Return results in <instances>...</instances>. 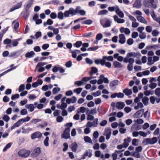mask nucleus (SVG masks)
I'll return each instance as SVG.
<instances>
[{
	"mask_svg": "<svg viewBox=\"0 0 160 160\" xmlns=\"http://www.w3.org/2000/svg\"><path fill=\"white\" fill-rule=\"evenodd\" d=\"M65 126L66 128L62 134L61 137L62 138L67 139L70 137V128L72 127V122L68 123H66Z\"/></svg>",
	"mask_w": 160,
	"mask_h": 160,
	"instance_id": "obj_1",
	"label": "nucleus"
},
{
	"mask_svg": "<svg viewBox=\"0 0 160 160\" xmlns=\"http://www.w3.org/2000/svg\"><path fill=\"white\" fill-rule=\"evenodd\" d=\"M31 152L29 150L21 149L18 152V155L21 157L26 158L29 157Z\"/></svg>",
	"mask_w": 160,
	"mask_h": 160,
	"instance_id": "obj_2",
	"label": "nucleus"
},
{
	"mask_svg": "<svg viewBox=\"0 0 160 160\" xmlns=\"http://www.w3.org/2000/svg\"><path fill=\"white\" fill-rule=\"evenodd\" d=\"M157 139L156 137H153L151 138H146L142 141V143L145 145L148 144H153L157 142Z\"/></svg>",
	"mask_w": 160,
	"mask_h": 160,
	"instance_id": "obj_3",
	"label": "nucleus"
},
{
	"mask_svg": "<svg viewBox=\"0 0 160 160\" xmlns=\"http://www.w3.org/2000/svg\"><path fill=\"white\" fill-rule=\"evenodd\" d=\"M100 22L101 25L104 28H107L110 26L111 22L106 18L100 20Z\"/></svg>",
	"mask_w": 160,
	"mask_h": 160,
	"instance_id": "obj_4",
	"label": "nucleus"
},
{
	"mask_svg": "<svg viewBox=\"0 0 160 160\" xmlns=\"http://www.w3.org/2000/svg\"><path fill=\"white\" fill-rule=\"evenodd\" d=\"M41 152V148L39 147L35 148L31 154V156L34 158H36Z\"/></svg>",
	"mask_w": 160,
	"mask_h": 160,
	"instance_id": "obj_5",
	"label": "nucleus"
},
{
	"mask_svg": "<svg viewBox=\"0 0 160 160\" xmlns=\"http://www.w3.org/2000/svg\"><path fill=\"white\" fill-rule=\"evenodd\" d=\"M112 132L110 128L106 129L104 132L103 135L106 137V139L107 140H109L111 135Z\"/></svg>",
	"mask_w": 160,
	"mask_h": 160,
	"instance_id": "obj_6",
	"label": "nucleus"
},
{
	"mask_svg": "<svg viewBox=\"0 0 160 160\" xmlns=\"http://www.w3.org/2000/svg\"><path fill=\"white\" fill-rule=\"evenodd\" d=\"M123 62L125 63H129V64H132L134 63V60L133 58L126 57L124 58Z\"/></svg>",
	"mask_w": 160,
	"mask_h": 160,
	"instance_id": "obj_7",
	"label": "nucleus"
},
{
	"mask_svg": "<svg viewBox=\"0 0 160 160\" xmlns=\"http://www.w3.org/2000/svg\"><path fill=\"white\" fill-rule=\"evenodd\" d=\"M42 136V134L39 132H36L32 134L31 136V138L32 139H34L36 138H41Z\"/></svg>",
	"mask_w": 160,
	"mask_h": 160,
	"instance_id": "obj_8",
	"label": "nucleus"
},
{
	"mask_svg": "<svg viewBox=\"0 0 160 160\" xmlns=\"http://www.w3.org/2000/svg\"><path fill=\"white\" fill-rule=\"evenodd\" d=\"M48 29L49 30L52 31L53 33L55 35L58 34L59 32L58 28H55L52 26H49L48 27Z\"/></svg>",
	"mask_w": 160,
	"mask_h": 160,
	"instance_id": "obj_9",
	"label": "nucleus"
},
{
	"mask_svg": "<svg viewBox=\"0 0 160 160\" xmlns=\"http://www.w3.org/2000/svg\"><path fill=\"white\" fill-rule=\"evenodd\" d=\"M131 138L130 137H128L127 138L125 139L124 140V142L122 144L124 147V148H126L129 145V142H131Z\"/></svg>",
	"mask_w": 160,
	"mask_h": 160,
	"instance_id": "obj_10",
	"label": "nucleus"
},
{
	"mask_svg": "<svg viewBox=\"0 0 160 160\" xmlns=\"http://www.w3.org/2000/svg\"><path fill=\"white\" fill-rule=\"evenodd\" d=\"M22 5V2H20L19 3H18L16 5H14L13 7L11 8L10 10V12H12L14 10L19 8Z\"/></svg>",
	"mask_w": 160,
	"mask_h": 160,
	"instance_id": "obj_11",
	"label": "nucleus"
},
{
	"mask_svg": "<svg viewBox=\"0 0 160 160\" xmlns=\"http://www.w3.org/2000/svg\"><path fill=\"white\" fill-rule=\"evenodd\" d=\"M73 9L70 8L68 11H66L64 14V16L65 17H68L70 14H71L72 15H74V12H73Z\"/></svg>",
	"mask_w": 160,
	"mask_h": 160,
	"instance_id": "obj_12",
	"label": "nucleus"
},
{
	"mask_svg": "<svg viewBox=\"0 0 160 160\" xmlns=\"http://www.w3.org/2000/svg\"><path fill=\"white\" fill-rule=\"evenodd\" d=\"M119 42L121 44H123L126 42V38L124 35L123 34H121L119 36Z\"/></svg>",
	"mask_w": 160,
	"mask_h": 160,
	"instance_id": "obj_13",
	"label": "nucleus"
},
{
	"mask_svg": "<svg viewBox=\"0 0 160 160\" xmlns=\"http://www.w3.org/2000/svg\"><path fill=\"white\" fill-rule=\"evenodd\" d=\"M113 18L114 21L118 23H124L125 21V20L119 18L116 15L114 16Z\"/></svg>",
	"mask_w": 160,
	"mask_h": 160,
	"instance_id": "obj_14",
	"label": "nucleus"
},
{
	"mask_svg": "<svg viewBox=\"0 0 160 160\" xmlns=\"http://www.w3.org/2000/svg\"><path fill=\"white\" fill-rule=\"evenodd\" d=\"M125 106V104L123 102H118L116 104V107L118 109H122Z\"/></svg>",
	"mask_w": 160,
	"mask_h": 160,
	"instance_id": "obj_15",
	"label": "nucleus"
},
{
	"mask_svg": "<svg viewBox=\"0 0 160 160\" xmlns=\"http://www.w3.org/2000/svg\"><path fill=\"white\" fill-rule=\"evenodd\" d=\"M137 19L139 22L143 23L145 24H147V22L145 19L141 16H137L136 17Z\"/></svg>",
	"mask_w": 160,
	"mask_h": 160,
	"instance_id": "obj_16",
	"label": "nucleus"
},
{
	"mask_svg": "<svg viewBox=\"0 0 160 160\" xmlns=\"http://www.w3.org/2000/svg\"><path fill=\"white\" fill-rule=\"evenodd\" d=\"M141 6L140 1V0H136L135 2L133 4V7L136 8H139Z\"/></svg>",
	"mask_w": 160,
	"mask_h": 160,
	"instance_id": "obj_17",
	"label": "nucleus"
},
{
	"mask_svg": "<svg viewBox=\"0 0 160 160\" xmlns=\"http://www.w3.org/2000/svg\"><path fill=\"white\" fill-rule=\"evenodd\" d=\"M25 108L29 110L30 112H32L34 109L35 107L33 104H27L25 106Z\"/></svg>",
	"mask_w": 160,
	"mask_h": 160,
	"instance_id": "obj_18",
	"label": "nucleus"
},
{
	"mask_svg": "<svg viewBox=\"0 0 160 160\" xmlns=\"http://www.w3.org/2000/svg\"><path fill=\"white\" fill-rule=\"evenodd\" d=\"M150 100L151 103L152 104H154L155 101H156V102L158 103H159L160 102V98H157L154 96L150 97Z\"/></svg>",
	"mask_w": 160,
	"mask_h": 160,
	"instance_id": "obj_19",
	"label": "nucleus"
},
{
	"mask_svg": "<svg viewBox=\"0 0 160 160\" xmlns=\"http://www.w3.org/2000/svg\"><path fill=\"white\" fill-rule=\"evenodd\" d=\"M120 31L121 32H124L126 35H129L130 33V31L129 29L128 28H124L123 27L121 28L120 29Z\"/></svg>",
	"mask_w": 160,
	"mask_h": 160,
	"instance_id": "obj_20",
	"label": "nucleus"
},
{
	"mask_svg": "<svg viewBox=\"0 0 160 160\" xmlns=\"http://www.w3.org/2000/svg\"><path fill=\"white\" fill-rule=\"evenodd\" d=\"M115 12L120 18H123L124 17V14L123 12L119 9V7H118L117 10H116Z\"/></svg>",
	"mask_w": 160,
	"mask_h": 160,
	"instance_id": "obj_21",
	"label": "nucleus"
},
{
	"mask_svg": "<svg viewBox=\"0 0 160 160\" xmlns=\"http://www.w3.org/2000/svg\"><path fill=\"white\" fill-rule=\"evenodd\" d=\"M139 54V53H137L135 52H130L127 53L126 57H128L131 58L132 57L133 58H135L137 57L138 55Z\"/></svg>",
	"mask_w": 160,
	"mask_h": 160,
	"instance_id": "obj_22",
	"label": "nucleus"
},
{
	"mask_svg": "<svg viewBox=\"0 0 160 160\" xmlns=\"http://www.w3.org/2000/svg\"><path fill=\"white\" fill-rule=\"evenodd\" d=\"M151 16L154 20L158 22L160 19V17H157L155 14L154 12H152L151 13Z\"/></svg>",
	"mask_w": 160,
	"mask_h": 160,
	"instance_id": "obj_23",
	"label": "nucleus"
},
{
	"mask_svg": "<svg viewBox=\"0 0 160 160\" xmlns=\"http://www.w3.org/2000/svg\"><path fill=\"white\" fill-rule=\"evenodd\" d=\"M123 92L127 96L131 95L132 93V90L131 89H128V88L124 89Z\"/></svg>",
	"mask_w": 160,
	"mask_h": 160,
	"instance_id": "obj_24",
	"label": "nucleus"
},
{
	"mask_svg": "<svg viewBox=\"0 0 160 160\" xmlns=\"http://www.w3.org/2000/svg\"><path fill=\"white\" fill-rule=\"evenodd\" d=\"M113 64L116 68H121L122 67L121 63L117 61H114Z\"/></svg>",
	"mask_w": 160,
	"mask_h": 160,
	"instance_id": "obj_25",
	"label": "nucleus"
},
{
	"mask_svg": "<svg viewBox=\"0 0 160 160\" xmlns=\"http://www.w3.org/2000/svg\"><path fill=\"white\" fill-rule=\"evenodd\" d=\"M98 72L97 69L95 67H92L91 68V71L90 72L89 74L91 76H93L92 75Z\"/></svg>",
	"mask_w": 160,
	"mask_h": 160,
	"instance_id": "obj_26",
	"label": "nucleus"
},
{
	"mask_svg": "<svg viewBox=\"0 0 160 160\" xmlns=\"http://www.w3.org/2000/svg\"><path fill=\"white\" fill-rule=\"evenodd\" d=\"M96 78V77H94V76H90L89 77H83L82 79V81L83 82H87L88 81L90 80V79L93 78Z\"/></svg>",
	"mask_w": 160,
	"mask_h": 160,
	"instance_id": "obj_27",
	"label": "nucleus"
},
{
	"mask_svg": "<svg viewBox=\"0 0 160 160\" xmlns=\"http://www.w3.org/2000/svg\"><path fill=\"white\" fill-rule=\"evenodd\" d=\"M35 53L33 51H31L29 52H27L25 55V57L27 58H30Z\"/></svg>",
	"mask_w": 160,
	"mask_h": 160,
	"instance_id": "obj_28",
	"label": "nucleus"
},
{
	"mask_svg": "<svg viewBox=\"0 0 160 160\" xmlns=\"http://www.w3.org/2000/svg\"><path fill=\"white\" fill-rule=\"evenodd\" d=\"M144 107L143 104L142 102H139L138 103L137 105L134 106V108L135 109L137 110L139 108H142Z\"/></svg>",
	"mask_w": 160,
	"mask_h": 160,
	"instance_id": "obj_29",
	"label": "nucleus"
},
{
	"mask_svg": "<svg viewBox=\"0 0 160 160\" xmlns=\"http://www.w3.org/2000/svg\"><path fill=\"white\" fill-rule=\"evenodd\" d=\"M84 140L86 142L92 143V141L91 138L88 136H85L84 137Z\"/></svg>",
	"mask_w": 160,
	"mask_h": 160,
	"instance_id": "obj_30",
	"label": "nucleus"
},
{
	"mask_svg": "<svg viewBox=\"0 0 160 160\" xmlns=\"http://www.w3.org/2000/svg\"><path fill=\"white\" fill-rule=\"evenodd\" d=\"M142 101L145 105H147L148 104V98L147 97H144L142 98Z\"/></svg>",
	"mask_w": 160,
	"mask_h": 160,
	"instance_id": "obj_31",
	"label": "nucleus"
},
{
	"mask_svg": "<svg viewBox=\"0 0 160 160\" xmlns=\"http://www.w3.org/2000/svg\"><path fill=\"white\" fill-rule=\"evenodd\" d=\"M84 154L86 156H88L89 158H90L92 155V150L90 149L87 150L86 151Z\"/></svg>",
	"mask_w": 160,
	"mask_h": 160,
	"instance_id": "obj_32",
	"label": "nucleus"
},
{
	"mask_svg": "<svg viewBox=\"0 0 160 160\" xmlns=\"http://www.w3.org/2000/svg\"><path fill=\"white\" fill-rule=\"evenodd\" d=\"M103 58L104 60H107L109 61H112L113 60V58L112 56H103Z\"/></svg>",
	"mask_w": 160,
	"mask_h": 160,
	"instance_id": "obj_33",
	"label": "nucleus"
},
{
	"mask_svg": "<svg viewBox=\"0 0 160 160\" xmlns=\"http://www.w3.org/2000/svg\"><path fill=\"white\" fill-rule=\"evenodd\" d=\"M60 90L61 89L59 88H54L52 90V93L54 95L56 94L60 91Z\"/></svg>",
	"mask_w": 160,
	"mask_h": 160,
	"instance_id": "obj_34",
	"label": "nucleus"
},
{
	"mask_svg": "<svg viewBox=\"0 0 160 160\" xmlns=\"http://www.w3.org/2000/svg\"><path fill=\"white\" fill-rule=\"evenodd\" d=\"M78 147L77 144L76 143H73L71 145V147L72 151L75 152Z\"/></svg>",
	"mask_w": 160,
	"mask_h": 160,
	"instance_id": "obj_35",
	"label": "nucleus"
},
{
	"mask_svg": "<svg viewBox=\"0 0 160 160\" xmlns=\"http://www.w3.org/2000/svg\"><path fill=\"white\" fill-rule=\"evenodd\" d=\"M139 140L136 138H134L132 139V145L134 146H137L138 145Z\"/></svg>",
	"mask_w": 160,
	"mask_h": 160,
	"instance_id": "obj_36",
	"label": "nucleus"
},
{
	"mask_svg": "<svg viewBox=\"0 0 160 160\" xmlns=\"http://www.w3.org/2000/svg\"><path fill=\"white\" fill-rule=\"evenodd\" d=\"M118 7L117 6L115 7H108V9L110 12H112L114 11H115L116 12V10H117Z\"/></svg>",
	"mask_w": 160,
	"mask_h": 160,
	"instance_id": "obj_37",
	"label": "nucleus"
},
{
	"mask_svg": "<svg viewBox=\"0 0 160 160\" xmlns=\"http://www.w3.org/2000/svg\"><path fill=\"white\" fill-rule=\"evenodd\" d=\"M86 110V108L84 107H81L77 110V113H79L80 112H81L82 113H84L85 112Z\"/></svg>",
	"mask_w": 160,
	"mask_h": 160,
	"instance_id": "obj_38",
	"label": "nucleus"
},
{
	"mask_svg": "<svg viewBox=\"0 0 160 160\" xmlns=\"http://www.w3.org/2000/svg\"><path fill=\"white\" fill-rule=\"evenodd\" d=\"M148 64L150 65L154 64V61L152 57H149L148 58Z\"/></svg>",
	"mask_w": 160,
	"mask_h": 160,
	"instance_id": "obj_39",
	"label": "nucleus"
},
{
	"mask_svg": "<svg viewBox=\"0 0 160 160\" xmlns=\"http://www.w3.org/2000/svg\"><path fill=\"white\" fill-rule=\"evenodd\" d=\"M81 10V7L79 6L77 7L75 9H73V12H74V15L77 13H79Z\"/></svg>",
	"mask_w": 160,
	"mask_h": 160,
	"instance_id": "obj_40",
	"label": "nucleus"
},
{
	"mask_svg": "<svg viewBox=\"0 0 160 160\" xmlns=\"http://www.w3.org/2000/svg\"><path fill=\"white\" fill-rule=\"evenodd\" d=\"M82 90V88H77L74 89L73 90V92L74 93H76L78 94H79L81 93Z\"/></svg>",
	"mask_w": 160,
	"mask_h": 160,
	"instance_id": "obj_41",
	"label": "nucleus"
},
{
	"mask_svg": "<svg viewBox=\"0 0 160 160\" xmlns=\"http://www.w3.org/2000/svg\"><path fill=\"white\" fill-rule=\"evenodd\" d=\"M32 4V1H31L29 2L27 4L26 7L25 8V10L26 11H28L30 7L31 6Z\"/></svg>",
	"mask_w": 160,
	"mask_h": 160,
	"instance_id": "obj_42",
	"label": "nucleus"
},
{
	"mask_svg": "<svg viewBox=\"0 0 160 160\" xmlns=\"http://www.w3.org/2000/svg\"><path fill=\"white\" fill-rule=\"evenodd\" d=\"M118 81L117 80H114L111 82L110 83V85L112 87H114L118 84Z\"/></svg>",
	"mask_w": 160,
	"mask_h": 160,
	"instance_id": "obj_43",
	"label": "nucleus"
},
{
	"mask_svg": "<svg viewBox=\"0 0 160 160\" xmlns=\"http://www.w3.org/2000/svg\"><path fill=\"white\" fill-rule=\"evenodd\" d=\"M48 141L49 138L47 137L43 141L44 145L46 147H48L49 146Z\"/></svg>",
	"mask_w": 160,
	"mask_h": 160,
	"instance_id": "obj_44",
	"label": "nucleus"
},
{
	"mask_svg": "<svg viewBox=\"0 0 160 160\" xmlns=\"http://www.w3.org/2000/svg\"><path fill=\"white\" fill-rule=\"evenodd\" d=\"M92 23V20L90 19H88L82 22V24L89 25L91 24Z\"/></svg>",
	"mask_w": 160,
	"mask_h": 160,
	"instance_id": "obj_45",
	"label": "nucleus"
},
{
	"mask_svg": "<svg viewBox=\"0 0 160 160\" xmlns=\"http://www.w3.org/2000/svg\"><path fill=\"white\" fill-rule=\"evenodd\" d=\"M98 48L99 47L98 46L91 47L88 48V50L89 51H95L97 50Z\"/></svg>",
	"mask_w": 160,
	"mask_h": 160,
	"instance_id": "obj_46",
	"label": "nucleus"
},
{
	"mask_svg": "<svg viewBox=\"0 0 160 160\" xmlns=\"http://www.w3.org/2000/svg\"><path fill=\"white\" fill-rule=\"evenodd\" d=\"M82 44V42L81 41H78L76 42L74 44V46L77 48L80 47Z\"/></svg>",
	"mask_w": 160,
	"mask_h": 160,
	"instance_id": "obj_47",
	"label": "nucleus"
},
{
	"mask_svg": "<svg viewBox=\"0 0 160 160\" xmlns=\"http://www.w3.org/2000/svg\"><path fill=\"white\" fill-rule=\"evenodd\" d=\"M20 119L23 123V122L29 121L30 119V118L28 116L24 118H22Z\"/></svg>",
	"mask_w": 160,
	"mask_h": 160,
	"instance_id": "obj_48",
	"label": "nucleus"
},
{
	"mask_svg": "<svg viewBox=\"0 0 160 160\" xmlns=\"http://www.w3.org/2000/svg\"><path fill=\"white\" fill-rule=\"evenodd\" d=\"M41 121V119H33L30 121V122L32 124H35L37 123L40 122Z\"/></svg>",
	"mask_w": 160,
	"mask_h": 160,
	"instance_id": "obj_49",
	"label": "nucleus"
},
{
	"mask_svg": "<svg viewBox=\"0 0 160 160\" xmlns=\"http://www.w3.org/2000/svg\"><path fill=\"white\" fill-rule=\"evenodd\" d=\"M11 42L12 43L13 47H16L18 44V42L17 40H13L11 41Z\"/></svg>",
	"mask_w": 160,
	"mask_h": 160,
	"instance_id": "obj_50",
	"label": "nucleus"
},
{
	"mask_svg": "<svg viewBox=\"0 0 160 160\" xmlns=\"http://www.w3.org/2000/svg\"><path fill=\"white\" fill-rule=\"evenodd\" d=\"M132 14L134 16L136 15H139L138 16H141L142 15V13L140 11L137 10L135 12H133L132 13Z\"/></svg>",
	"mask_w": 160,
	"mask_h": 160,
	"instance_id": "obj_51",
	"label": "nucleus"
},
{
	"mask_svg": "<svg viewBox=\"0 0 160 160\" xmlns=\"http://www.w3.org/2000/svg\"><path fill=\"white\" fill-rule=\"evenodd\" d=\"M139 37L141 39H144L146 38V35L145 32H143L141 33L139 35Z\"/></svg>",
	"mask_w": 160,
	"mask_h": 160,
	"instance_id": "obj_52",
	"label": "nucleus"
},
{
	"mask_svg": "<svg viewBox=\"0 0 160 160\" xmlns=\"http://www.w3.org/2000/svg\"><path fill=\"white\" fill-rule=\"evenodd\" d=\"M47 64L46 62H40L38 63L36 66V67H41Z\"/></svg>",
	"mask_w": 160,
	"mask_h": 160,
	"instance_id": "obj_53",
	"label": "nucleus"
},
{
	"mask_svg": "<svg viewBox=\"0 0 160 160\" xmlns=\"http://www.w3.org/2000/svg\"><path fill=\"white\" fill-rule=\"evenodd\" d=\"M25 89V85L24 84L21 85L18 88V92H22Z\"/></svg>",
	"mask_w": 160,
	"mask_h": 160,
	"instance_id": "obj_54",
	"label": "nucleus"
},
{
	"mask_svg": "<svg viewBox=\"0 0 160 160\" xmlns=\"http://www.w3.org/2000/svg\"><path fill=\"white\" fill-rule=\"evenodd\" d=\"M139 25L138 23L136 22V21L132 22V26L133 28H136Z\"/></svg>",
	"mask_w": 160,
	"mask_h": 160,
	"instance_id": "obj_55",
	"label": "nucleus"
},
{
	"mask_svg": "<svg viewBox=\"0 0 160 160\" xmlns=\"http://www.w3.org/2000/svg\"><path fill=\"white\" fill-rule=\"evenodd\" d=\"M21 114L22 115H25L28 114V111L26 109H23L20 111Z\"/></svg>",
	"mask_w": 160,
	"mask_h": 160,
	"instance_id": "obj_56",
	"label": "nucleus"
},
{
	"mask_svg": "<svg viewBox=\"0 0 160 160\" xmlns=\"http://www.w3.org/2000/svg\"><path fill=\"white\" fill-rule=\"evenodd\" d=\"M74 84L75 85H76L78 86H80L83 84V82L82 80L81 81H76Z\"/></svg>",
	"mask_w": 160,
	"mask_h": 160,
	"instance_id": "obj_57",
	"label": "nucleus"
},
{
	"mask_svg": "<svg viewBox=\"0 0 160 160\" xmlns=\"http://www.w3.org/2000/svg\"><path fill=\"white\" fill-rule=\"evenodd\" d=\"M93 127H96L98 124V118H95L93 121L92 122Z\"/></svg>",
	"mask_w": 160,
	"mask_h": 160,
	"instance_id": "obj_58",
	"label": "nucleus"
},
{
	"mask_svg": "<svg viewBox=\"0 0 160 160\" xmlns=\"http://www.w3.org/2000/svg\"><path fill=\"white\" fill-rule=\"evenodd\" d=\"M50 18L52 19H55L57 17V14L55 12H52L50 15Z\"/></svg>",
	"mask_w": 160,
	"mask_h": 160,
	"instance_id": "obj_59",
	"label": "nucleus"
},
{
	"mask_svg": "<svg viewBox=\"0 0 160 160\" xmlns=\"http://www.w3.org/2000/svg\"><path fill=\"white\" fill-rule=\"evenodd\" d=\"M103 37L101 33H98L97 34L96 37V39L97 40H100Z\"/></svg>",
	"mask_w": 160,
	"mask_h": 160,
	"instance_id": "obj_60",
	"label": "nucleus"
},
{
	"mask_svg": "<svg viewBox=\"0 0 160 160\" xmlns=\"http://www.w3.org/2000/svg\"><path fill=\"white\" fill-rule=\"evenodd\" d=\"M155 94L158 96V97H159L160 96V88H157L155 91Z\"/></svg>",
	"mask_w": 160,
	"mask_h": 160,
	"instance_id": "obj_61",
	"label": "nucleus"
},
{
	"mask_svg": "<svg viewBox=\"0 0 160 160\" xmlns=\"http://www.w3.org/2000/svg\"><path fill=\"white\" fill-rule=\"evenodd\" d=\"M146 31L149 33L151 32L152 30V27L150 26H147L146 28Z\"/></svg>",
	"mask_w": 160,
	"mask_h": 160,
	"instance_id": "obj_62",
	"label": "nucleus"
},
{
	"mask_svg": "<svg viewBox=\"0 0 160 160\" xmlns=\"http://www.w3.org/2000/svg\"><path fill=\"white\" fill-rule=\"evenodd\" d=\"M124 110L126 113H128L130 112L131 111L132 109L130 107H126L124 108Z\"/></svg>",
	"mask_w": 160,
	"mask_h": 160,
	"instance_id": "obj_63",
	"label": "nucleus"
},
{
	"mask_svg": "<svg viewBox=\"0 0 160 160\" xmlns=\"http://www.w3.org/2000/svg\"><path fill=\"white\" fill-rule=\"evenodd\" d=\"M19 98V95L18 94H16L12 95L11 98V99L12 100H14L18 98Z\"/></svg>",
	"mask_w": 160,
	"mask_h": 160,
	"instance_id": "obj_64",
	"label": "nucleus"
}]
</instances>
